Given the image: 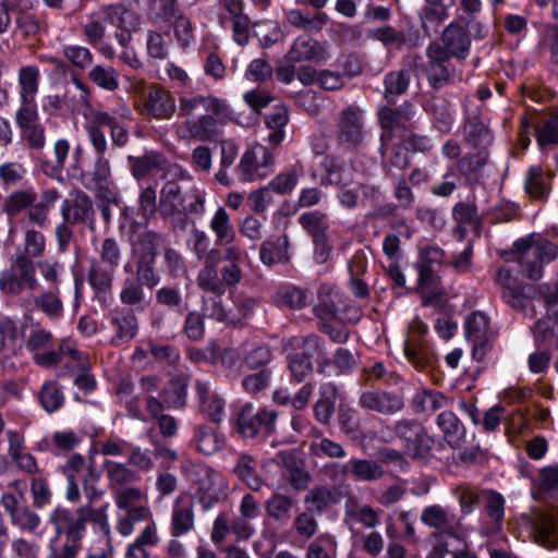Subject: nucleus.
Here are the masks:
<instances>
[{"mask_svg":"<svg viewBox=\"0 0 558 558\" xmlns=\"http://www.w3.org/2000/svg\"><path fill=\"white\" fill-rule=\"evenodd\" d=\"M421 522L432 529H447L452 525L453 515L440 505H432L422 510Z\"/></svg>","mask_w":558,"mask_h":558,"instance_id":"nucleus-50","label":"nucleus"},{"mask_svg":"<svg viewBox=\"0 0 558 558\" xmlns=\"http://www.w3.org/2000/svg\"><path fill=\"white\" fill-rule=\"evenodd\" d=\"M272 170L274 155L268 147L262 144L248 147L236 166L239 179L243 182L262 180L268 177Z\"/></svg>","mask_w":558,"mask_h":558,"instance_id":"nucleus-7","label":"nucleus"},{"mask_svg":"<svg viewBox=\"0 0 558 558\" xmlns=\"http://www.w3.org/2000/svg\"><path fill=\"white\" fill-rule=\"evenodd\" d=\"M195 397L199 411L215 423H220L226 416L227 400L219 392L216 383L197 379Z\"/></svg>","mask_w":558,"mask_h":558,"instance_id":"nucleus-12","label":"nucleus"},{"mask_svg":"<svg viewBox=\"0 0 558 558\" xmlns=\"http://www.w3.org/2000/svg\"><path fill=\"white\" fill-rule=\"evenodd\" d=\"M216 244H231L236 239L235 227L225 207H218L209 221Z\"/></svg>","mask_w":558,"mask_h":558,"instance_id":"nucleus-36","label":"nucleus"},{"mask_svg":"<svg viewBox=\"0 0 558 558\" xmlns=\"http://www.w3.org/2000/svg\"><path fill=\"white\" fill-rule=\"evenodd\" d=\"M337 548L336 537L323 533L308 545L306 558H337Z\"/></svg>","mask_w":558,"mask_h":558,"instance_id":"nucleus-51","label":"nucleus"},{"mask_svg":"<svg viewBox=\"0 0 558 558\" xmlns=\"http://www.w3.org/2000/svg\"><path fill=\"white\" fill-rule=\"evenodd\" d=\"M437 426L444 433V437L446 441L452 446L457 447L460 445L461 440L464 438L465 429L463 424L457 417V415L451 411L441 412L436 420Z\"/></svg>","mask_w":558,"mask_h":558,"instance_id":"nucleus-43","label":"nucleus"},{"mask_svg":"<svg viewBox=\"0 0 558 558\" xmlns=\"http://www.w3.org/2000/svg\"><path fill=\"white\" fill-rule=\"evenodd\" d=\"M337 400V387L331 383H325L319 387V399L314 405L315 418L322 424H328Z\"/></svg>","mask_w":558,"mask_h":558,"instance_id":"nucleus-41","label":"nucleus"},{"mask_svg":"<svg viewBox=\"0 0 558 558\" xmlns=\"http://www.w3.org/2000/svg\"><path fill=\"white\" fill-rule=\"evenodd\" d=\"M64 399V393L58 381L47 380L43 384L39 390V401L45 411L57 412L62 408Z\"/></svg>","mask_w":558,"mask_h":558,"instance_id":"nucleus-48","label":"nucleus"},{"mask_svg":"<svg viewBox=\"0 0 558 558\" xmlns=\"http://www.w3.org/2000/svg\"><path fill=\"white\" fill-rule=\"evenodd\" d=\"M41 278L50 283L49 288H59L64 272L63 264L53 259H44L36 264Z\"/></svg>","mask_w":558,"mask_h":558,"instance_id":"nucleus-64","label":"nucleus"},{"mask_svg":"<svg viewBox=\"0 0 558 558\" xmlns=\"http://www.w3.org/2000/svg\"><path fill=\"white\" fill-rule=\"evenodd\" d=\"M116 506L120 510L137 506L138 502L145 497L143 490L134 484L121 486L111 490Z\"/></svg>","mask_w":558,"mask_h":558,"instance_id":"nucleus-60","label":"nucleus"},{"mask_svg":"<svg viewBox=\"0 0 558 558\" xmlns=\"http://www.w3.org/2000/svg\"><path fill=\"white\" fill-rule=\"evenodd\" d=\"M428 46H438L447 58L465 59L471 40L465 29L458 23L449 24L442 32L440 41H434Z\"/></svg>","mask_w":558,"mask_h":558,"instance_id":"nucleus-22","label":"nucleus"},{"mask_svg":"<svg viewBox=\"0 0 558 558\" xmlns=\"http://www.w3.org/2000/svg\"><path fill=\"white\" fill-rule=\"evenodd\" d=\"M289 123V111L283 105L274 107L265 117V125L268 129L267 142L271 146H278L286 136V126Z\"/></svg>","mask_w":558,"mask_h":558,"instance_id":"nucleus-33","label":"nucleus"},{"mask_svg":"<svg viewBox=\"0 0 558 558\" xmlns=\"http://www.w3.org/2000/svg\"><path fill=\"white\" fill-rule=\"evenodd\" d=\"M194 440L197 450L209 456L223 448L226 438L211 427L198 425L195 429Z\"/></svg>","mask_w":558,"mask_h":558,"instance_id":"nucleus-44","label":"nucleus"},{"mask_svg":"<svg viewBox=\"0 0 558 558\" xmlns=\"http://www.w3.org/2000/svg\"><path fill=\"white\" fill-rule=\"evenodd\" d=\"M378 511L367 505L351 501L347 505V515L360 522L365 527L372 529L379 523Z\"/></svg>","mask_w":558,"mask_h":558,"instance_id":"nucleus-59","label":"nucleus"},{"mask_svg":"<svg viewBox=\"0 0 558 558\" xmlns=\"http://www.w3.org/2000/svg\"><path fill=\"white\" fill-rule=\"evenodd\" d=\"M426 53L428 57L426 75L429 85L435 89L449 85L452 82L454 70L448 63L447 54L438 46H428Z\"/></svg>","mask_w":558,"mask_h":558,"instance_id":"nucleus-21","label":"nucleus"},{"mask_svg":"<svg viewBox=\"0 0 558 558\" xmlns=\"http://www.w3.org/2000/svg\"><path fill=\"white\" fill-rule=\"evenodd\" d=\"M89 80L99 88L114 92L119 87V74L110 65H95L88 73Z\"/></svg>","mask_w":558,"mask_h":558,"instance_id":"nucleus-54","label":"nucleus"},{"mask_svg":"<svg viewBox=\"0 0 558 558\" xmlns=\"http://www.w3.org/2000/svg\"><path fill=\"white\" fill-rule=\"evenodd\" d=\"M293 500L284 494H274L265 502V512L268 518L278 521L287 522L290 520Z\"/></svg>","mask_w":558,"mask_h":558,"instance_id":"nucleus-47","label":"nucleus"},{"mask_svg":"<svg viewBox=\"0 0 558 558\" xmlns=\"http://www.w3.org/2000/svg\"><path fill=\"white\" fill-rule=\"evenodd\" d=\"M518 523L535 543L547 548L558 547V508L532 509L522 513Z\"/></svg>","mask_w":558,"mask_h":558,"instance_id":"nucleus-4","label":"nucleus"},{"mask_svg":"<svg viewBox=\"0 0 558 558\" xmlns=\"http://www.w3.org/2000/svg\"><path fill=\"white\" fill-rule=\"evenodd\" d=\"M287 58L291 62H322L330 58V52L326 44L316 41L307 36H300L294 40Z\"/></svg>","mask_w":558,"mask_h":558,"instance_id":"nucleus-25","label":"nucleus"},{"mask_svg":"<svg viewBox=\"0 0 558 558\" xmlns=\"http://www.w3.org/2000/svg\"><path fill=\"white\" fill-rule=\"evenodd\" d=\"M61 214L65 221L77 223H87L94 228L95 217L93 202L90 197L81 190H73L70 198L63 201L61 205Z\"/></svg>","mask_w":558,"mask_h":558,"instance_id":"nucleus-20","label":"nucleus"},{"mask_svg":"<svg viewBox=\"0 0 558 558\" xmlns=\"http://www.w3.org/2000/svg\"><path fill=\"white\" fill-rule=\"evenodd\" d=\"M448 398L440 391L421 388L412 398V405L416 412L432 414L446 407Z\"/></svg>","mask_w":558,"mask_h":558,"instance_id":"nucleus-40","label":"nucleus"},{"mask_svg":"<svg viewBox=\"0 0 558 558\" xmlns=\"http://www.w3.org/2000/svg\"><path fill=\"white\" fill-rule=\"evenodd\" d=\"M483 499L488 520H482L478 532L486 537L499 535L504 527L506 499L494 489H484Z\"/></svg>","mask_w":558,"mask_h":558,"instance_id":"nucleus-15","label":"nucleus"},{"mask_svg":"<svg viewBox=\"0 0 558 558\" xmlns=\"http://www.w3.org/2000/svg\"><path fill=\"white\" fill-rule=\"evenodd\" d=\"M221 121L214 113L202 114L197 118H189L177 128V133L182 138H194L201 142H207L215 138L218 134L219 123Z\"/></svg>","mask_w":558,"mask_h":558,"instance_id":"nucleus-18","label":"nucleus"},{"mask_svg":"<svg viewBox=\"0 0 558 558\" xmlns=\"http://www.w3.org/2000/svg\"><path fill=\"white\" fill-rule=\"evenodd\" d=\"M201 108L208 113H214L221 121L232 119V110L223 99L201 95L181 96L179 98V117L189 119Z\"/></svg>","mask_w":558,"mask_h":558,"instance_id":"nucleus-14","label":"nucleus"},{"mask_svg":"<svg viewBox=\"0 0 558 558\" xmlns=\"http://www.w3.org/2000/svg\"><path fill=\"white\" fill-rule=\"evenodd\" d=\"M104 14L107 22L117 28L114 37L119 45H130L132 34L141 28L140 16L120 4L104 8Z\"/></svg>","mask_w":558,"mask_h":558,"instance_id":"nucleus-13","label":"nucleus"},{"mask_svg":"<svg viewBox=\"0 0 558 558\" xmlns=\"http://www.w3.org/2000/svg\"><path fill=\"white\" fill-rule=\"evenodd\" d=\"M40 71L36 65H25L19 70V98L36 99L39 90Z\"/></svg>","mask_w":558,"mask_h":558,"instance_id":"nucleus-45","label":"nucleus"},{"mask_svg":"<svg viewBox=\"0 0 558 558\" xmlns=\"http://www.w3.org/2000/svg\"><path fill=\"white\" fill-rule=\"evenodd\" d=\"M465 336L474 345V353L478 349H484L488 341L489 319L482 312H474L465 318Z\"/></svg>","mask_w":558,"mask_h":558,"instance_id":"nucleus-29","label":"nucleus"},{"mask_svg":"<svg viewBox=\"0 0 558 558\" xmlns=\"http://www.w3.org/2000/svg\"><path fill=\"white\" fill-rule=\"evenodd\" d=\"M498 282L502 288L504 301L517 310H527L532 292L546 305L558 302V283L543 284L537 288L522 286L517 277L513 276V268L511 266H505L499 269Z\"/></svg>","mask_w":558,"mask_h":558,"instance_id":"nucleus-3","label":"nucleus"},{"mask_svg":"<svg viewBox=\"0 0 558 558\" xmlns=\"http://www.w3.org/2000/svg\"><path fill=\"white\" fill-rule=\"evenodd\" d=\"M130 170L134 179L137 181L146 178L155 171H166L179 180L190 181L191 175L187 170L181 166L168 163V159L161 153L155 150H146L141 156H128Z\"/></svg>","mask_w":558,"mask_h":558,"instance_id":"nucleus-8","label":"nucleus"},{"mask_svg":"<svg viewBox=\"0 0 558 558\" xmlns=\"http://www.w3.org/2000/svg\"><path fill=\"white\" fill-rule=\"evenodd\" d=\"M35 307L50 320H59L64 313L60 288H48L33 299Z\"/></svg>","mask_w":558,"mask_h":558,"instance_id":"nucleus-31","label":"nucleus"},{"mask_svg":"<svg viewBox=\"0 0 558 558\" xmlns=\"http://www.w3.org/2000/svg\"><path fill=\"white\" fill-rule=\"evenodd\" d=\"M313 439L308 444L310 453L316 458H344L347 452L342 445L327 437H323L317 428H311Z\"/></svg>","mask_w":558,"mask_h":558,"instance_id":"nucleus-39","label":"nucleus"},{"mask_svg":"<svg viewBox=\"0 0 558 558\" xmlns=\"http://www.w3.org/2000/svg\"><path fill=\"white\" fill-rule=\"evenodd\" d=\"M175 109V99L168 89L156 85L149 87L143 102V113L157 120H170Z\"/></svg>","mask_w":558,"mask_h":558,"instance_id":"nucleus-19","label":"nucleus"},{"mask_svg":"<svg viewBox=\"0 0 558 558\" xmlns=\"http://www.w3.org/2000/svg\"><path fill=\"white\" fill-rule=\"evenodd\" d=\"M117 122V118L107 111L95 110L92 113V117L84 123V130L94 151L101 153L104 149H108V141L101 126L111 128Z\"/></svg>","mask_w":558,"mask_h":558,"instance_id":"nucleus-26","label":"nucleus"},{"mask_svg":"<svg viewBox=\"0 0 558 558\" xmlns=\"http://www.w3.org/2000/svg\"><path fill=\"white\" fill-rule=\"evenodd\" d=\"M107 149L101 153L94 151L96 158L90 171L82 174V182L85 187L94 190L96 196L107 203L116 202L118 187L112 179L111 165L105 156Z\"/></svg>","mask_w":558,"mask_h":558,"instance_id":"nucleus-6","label":"nucleus"},{"mask_svg":"<svg viewBox=\"0 0 558 558\" xmlns=\"http://www.w3.org/2000/svg\"><path fill=\"white\" fill-rule=\"evenodd\" d=\"M257 460L248 453H240L233 466V473L252 490H259L263 481L257 473Z\"/></svg>","mask_w":558,"mask_h":558,"instance_id":"nucleus-37","label":"nucleus"},{"mask_svg":"<svg viewBox=\"0 0 558 558\" xmlns=\"http://www.w3.org/2000/svg\"><path fill=\"white\" fill-rule=\"evenodd\" d=\"M380 154L384 162L392 167L402 169L409 163V149L404 144L403 136L393 137V140L381 141Z\"/></svg>","mask_w":558,"mask_h":558,"instance_id":"nucleus-38","label":"nucleus"},{"mask_svg":"<svg viewBox=\"0 0 558 558\" xmlns=\"http://www.w3.org/2000/svg\"><path fill=\"white\" fill-rule=\"evenodd\" d=\"M318 299L319 302L313 308L314 314L323 320V323H332L337 316V289L328 284L320 286L318 289Z\"/></svg>","mask_w":558,"mask_h":558,"instance_id":"nucleus-42","label":"nucleus"},{"mask_svg":"<svg viewBox=\"0 0 558 558\" xmlns=\"http://www.w3.org/2000/svg\"><path fill=\"white\" fill-rule=\"evenodd\" d=\"M228 484L223 475L210 466L198 471L195 498L204 510H209L227 497Z\"/></svg>","mask_w":558,"mask_h":558,"instance_id":"nucleus-9","label":"nucleus"},{"mask_svg":"<svg viewBox=\"0 0 558 558\" xmlns=\"http://www.w3.org/2000/svg\"><path fill=\"white\" fill-rule=\"evenodd\" d=\"M350 471L351 476L355 481L363 482L377 481L381 478L385 473L383 466L378 462L369 459L356 458L350 459Z\"/></svg>","mask_w":558,"mask_h":558,"instance_id":"nucleus-46","label":"nucleus"},{"mask_svg":"<svg viewBox=\"0 0 558 558\" xmlns=\"http://www.w3.org/2000/svg\"><path fill=\"white\" fill-rule=\"evenodd\" d=\"M259 258L268 266L288 262L290 258L288 235L282 234L276 240L264 241L259 248Z\"/></svg>","mask_w":558,"mask_h":558,"instance_id":"nucleus-35","label":"nucleus"},{"mask_svg":"<svg viewBox=\"0 0 558 558\" xmlns=\"http://www.w3.org/2000/svg\"><path fill=\"white\" fill-rule=\"evenodd\" d=\"M432 117L434 128L442 134L450 132L454 118L453 108L442 98L434 97L425 106Z\"/></svg>","mask_w":558,"mask_h":558,"instance_id":"nucleus-34","label":"nucleus"},{"mask_svg":"<svg viewBox=\"0 0 558 558\" xmlns=\"http://www.w3.org/2000/svg\"><path fill=\"white\" fill-rule=\"evenodd\" d=\"M99 258L98 263L117 270L122 260V251L116 239L107 238L101 242Z\"/></svg>","mask_w":558,"mask_h":558,"instance_id":"nucleus-63","label":"nucleus"},{"mask_svg":"<svg viewBox=\"0 0 558 558\" xmlns=\"http://www.w3.org/2000/svg\"><path fill=\"white\" fill-rule=\"evenodd\" d=\"M195 527V514L192 500L184 495L178 496L171 507L170 535L182 537Z\"/></svg>","mask_w":558,"mask_h":558,"instance_id":"nucleus-23","label":"nucleus"},{"mask_svg":"<svg viewBox=\"0 0 558 558\" xmlns=\"http://www.w3.org/2000/svg\"><path fill=\"white\" fill-rule=\"evenodd\" d=\"M116 269L98 262L93 263L88 271V282L97 292H106L111 289Z\"/></svg>","mask_w":558,"mask_h":558,"instance_id":"nucleus-55","label":"nucleus"},{"mask_svg":"<svg viewBox=\"0 0 558 558\" xmlns=\"http://www.w3.org/2000/svg\"><path fill=\"white\" fill-rule=\"evenodd\" d=\"M90 515L92 509L87 506L74 511L57 507L50 514V521L53 523L58 536L64 534L65 541L81 543Z\"/></svg>","mask_w":558,"mask_h":558,"instance_id":"nucleus-10","label":"nucleus"},{"mask_svg":"<svg viewBox=\"0 0 558 558\" xmlns=\"http://www.w3.org/2000/svg\"><path fill=\"white\" fill-rule=\"evenodd\" d=\"M452 493L459 502L460 511L463 515L472 513L480 500L483 499V490L469 485L457 486Z\"/></svg>","mask_w":558,"mask_h":558,"instance_id":"nucleus-56","label":"nucleus"},{"mask_svg":"<svg viewBox=\"0 0 558 558\" xmlns=\"http://www.w3.org/2000/svg\"><path fill=\"white\" fill-rule=\"evenodd\" d=\"M110 323L114 328L111 342L119 345L134 338L137 331V319L132 311L116 310L110 313Z\"/></svg>","mask_w":558,"mask_h":558,"instance_id":"nucleus-28","label":"nucleus"},{"mask_svg":"<svg viewBox=\"0 0 558 558\" xmlns=\"http://www.w3.org/2000/svg\"><path fill=\"white\" fill-rule=\"evenodd\" d=\"M299 222L308 232L312 239L327 235L328 223L326 215L320 211H307L299 217Z\"/></svg>","mask_w":558,"mask_h":558,"instance_id":"nucleus-58","label":"nucleus"},{"mask_svg":"<svg viewBox=\"0 0 558 558\" xmlns=\"http://www.w3.org/2000/svg\"><path fill=\"white\" fill-rule=\"evenodd\" d=\"M324 178L331 185H349L352 181L353 169L344 160L333 156H325L320 162Z\"/></svg>","mask_w":558,"mask_h":558,"instance_id":"nucleus-30","label":"nucleus"},{"mask_svg":"<svg viewBox=\"0 0 558 558\" xmlns=\"http://www.w3.org/2000/svg\"><path fill=\"white\" fill-rule=\"evenodd\" d=\"M379 121L383 129L380 140H393L397 136H403L404 125L399 116V111L389 107L381 108L379 111Z\"/></svg>","mask_w":558,"mask_h":558,"instance_id":"nucleus-49","label":"nucleus"},{"mask_svg":"<svg viewBox=\"0 0 558 558\" xmlns=\"http://www.w3.org/2000/svg\"><path fill=\"white\" fill-rule=\"evenodd\" d=\"M175 179L168 180L161 187L159 209L162 215L193 214L203 216L206 202L205 191L195 185L182 186Z\"/></svg>","mask_w":558,"mask_h":558,"instance_id":"nucleus-2","label":"nucleus"},{"mask_svg":"<svg viewBox=\"0 0 558 558\" xmlns=\"http://www.w3.org/2000/svg\"><path fill=\"white\" fill-rule=\"evenodd\" d=\"M341 496L337 488L320 485L313 487L304 497L308 511L320 513L328 507L340 501Z\"/></svg>","mask_w":558,"mask_h":558,"instance_id":"nucleus-32","label":"nucleus"},{"mask_svg":"<svg viewBox=\"0 0 558 558\" xmlns=\"http://www.w3.org/2000/svg\"><path fill=\"white\" fill-rule=\"evenodd\" d=\"M277 412L269 409H259L254 412L253 405L245 404L238 417V432L246 438H253L262 432L271 433L275 428Z\"/></svg>","mask_w":558,"mask_h":558,"instance_id":"nucleus-11","label":"nucleus"},{"mask_svg":"<svg viewBox=\"0 0 558 558\" xmlns=\"http://www.w3.org/2000/svg\"><path fill=\"white\" fill-rule=\"evenodd\" d=\"M102 468L108 482V487L112 490L121 486L136 484L142 480V475L129 462H120L106 459Z\"/></svg>","mask_w":558,"mask_h":558,"instance_id":"nucleus-27","label":"nucleus"},{"mask_svg":"<svg viewBox=\"0 0 558 558\" xmlns=\"http://www.w3.org/2000/svg\"><path fill=\"white\" fill-rule=\"evenodd\" d=\"M339 141L348 146H355L364 137V114L355 106H349L340 111L337 119Z\"/></svg>","mask_w":558,"mask_h":558,"instance_id":"nucleus-17","label":"nucleus"},{"mask_svg":"<svg viewBox=\"0 0 558 558\" xmlns=\"http://www.w3.org/2000/svg\"><path fill=\"white\" fill-rule=\"evenodd\" d=\"M287 22L298 28L310 31H319L327 24V15L325 13H316L313 16H307L299 9H292L286 13Z\"/></svg>","mask_w":558,"mask_h":558,"instance_id":"nucleus-53","label":"nucleus"},{"mask_svg":"<svg viewBox=\"0 0 558 558\" xmlns=\"http://www.w3.org/2000/svg\"><path fill=\"white\" fill-rule=\"evenodd\" d=\"M558 246L537 233H531L514 241L507 262L515 265L519 275L539 280L546 265L556 259Z\"/></svg>","mask_w":558,"mask_h":558,"instance_id":"nucleus-1","label":"nucleus"},{"mask_svg":"<svg viewBox=\"0 0 558 558\" xmlns=\"http://www.w3.org/2000/svg\"><path fill=\"white\" fill-rule=\"evenodd\" d=\"M35 201L36 193L33 189L15 191L5 201L4 211L8 215H16L33 205Z\"/></svg>","mask_w":558,"mask_h":558,"instance_id":"nucleus-62","label":"nucleus"},{"mask_svg":"<svg viewBox=\"0 0 558 558\" xmlns=\"http://www.w3.org/2000/svg\"><path fill=\"white\" fill-rule=\"evenodd\" d=\"M385 98L392 102L390 97L404 94L410 84V74L408 71H393L386 74L385 80Z\"/></svg>","mask_w":558,"mask_h":558,"instance_id":"nucleus-57","label":"nucleus"},{"mask_svg":"<svg viewBox=\"0 0 558 558\" xmlns=\"http://www.w3.org/2000/svg\"><path fill=\"white\" fill-rule=\"evenodd\" d=\"M359 405L383 415H395L403 410L404 398L397 392L367 390L361 393Z\"/></svg>","mask_w":558,"mask_h":558,"instance_id":"nucleus-16","label":"nucleus"},{"mask_svg":"<svg viewBox=\"0 0 558 558\" xmlns=\"http://www.w3.org/2000/svg\"><path fill=\"white\" fill-rule=\"evenodd\" d=\"M549 181L541 166H532L527 171L525 189L533 197L543 198L549 192Z\"/></svg>","mask_w":558,"mask_h":558,"instance_id":"nucleus-52","label":"nucleus"},{"mask_svg":"<svg viewBox=\"0 0 558 558\" xmlns=\"http://www.w3.org/2000/svg\"><path fill=\"white\" fill-rule=\"evenodd\" d=\"M433 438L423 429L408 445L403 447L405 454L412 459L427 460L430 456Z\"/></svg>","mask_w":558,"mask_h":558,"instance_id":"nucleus-61","label":"nucleus"},{"mask_svg":"<svg viewBox=\"0 0 558 558\" xmlns=\"http://www.w3.org/2000/svg\"><path fill=\"white\" fill-rule=\"evenodd\" d=\"M38 287L35 265L27 256H16L11 266L0 272V290L7 294L16 295Z\"/></svg>","mask_w":558,"mask_h":558,"instance_id":"nucleus-5","label":"nucleus"},{"mask_svg":"<svg viewBox=\"0 0 558 558\" xmlns=\"http://www.w3.org/2000/svg\"><path fill=\"white\" fill-rule=\"evenodd\" d=\"M527 476L534 499H558V464L543 466L535 474Z\"/></svg>","mask_w":558,"mask_h":558,"instance_id":"nucleus-24","label":"nucleus"}]
</instances>
